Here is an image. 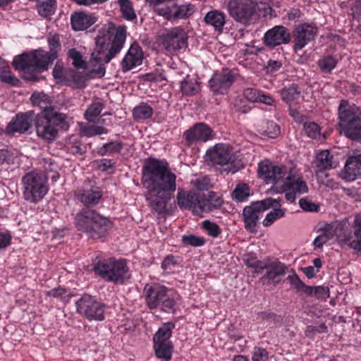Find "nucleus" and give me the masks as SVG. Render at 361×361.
Here are the masks:
<instances>
[{
    "mask_svg": "<svg viewBox=\"0 0 361 361\" xmlns=\"http://www.w3.org/2000/svg\"><path fill=\"white\" fill-rule=\"evenodd\" d=\"M142 183L147 189V200L159 214L167 212L166 205L176 189V176L166 161L149 159L143 167Z\"/></svg>",
    "mask_w": 361,
    "mask_h": 361,
    "instance_id": "obj_1",
    "label": "nucleus"
},
{
    "mask_svg": "<svg viewBox=\"0 0 361 361\" xmlns=\"http://www.w3.org/2000/svg\"><path fill=\"white\" fill-rule=\"evenodd\" d=\"M124 26L116 27L113 23L105 24L95 37V47L91 53L90 63L99 64L98 74L104 75V63H108L122 49L126 37Z\"/></svg>",
    "mask_w": 361,
    "mask_h": 361,
    "instance_id": "obj_2",
    "label": "nucleus"
},
{
    "mask_svg": "<svg viewBox=\"0 0 361 361\" xmlns=\"http://www.w3.org/2000/svg\"><path fill=\"white\" fill-rule=\"evenodd\" d=\"M48 42L50 51L36 50L33 52L21 55L14 58L12 65L16 70L23 71V78L27 80H36L37 73L47 70L49 65L57 58V53L61 49L59 36L54 35L49 36Z\"/></svg>",
    "mask_w": 361,
    "mask_h": 361,
    "instance_id": "obj_3",
    "label": "nucleus"
},
{
    "mask_svg": "<svg viewBox=\"0 0 361 361\" xmlns=\"http://www.w3.org/2000/svg\"><path fill=\"white\" fill-rule=\"evenodd\" d=\"M338 126L345 136L361 142V109L342 99L338 108Z\"/></svg>",
    "mask_w": 361,
    "mask_h": 361,
    "instance_id": "obj_4",
    "label": "nucleus"
},
{
    "mask_svg": "<svg viewBox=\"0 0 361 361\" xmlns=\"http://www.w3.org/2000/svg\"><path fill=\"white\" fill-rule=\"evenodd\" d=\"M143 293L149 309L160 308L166 313L175 312L178 295L172 289L159 283H147Z\"/></svg>",
    "mask_w": 361,
    "mask_h": 361,
    "instance_id": "obj_5",
    "label": "nucleus"
},
{
    "mask_svg": "<svg viewBox=\"0 0 361 361\" xmlns=\"http://www.w3.org/2000/svg\"><path fill=\"white\" fill-rule=\"evenodd\" d=\"M35 121L37 136L48 142L56 140L59 129L68 130L69 128L67 116L57 111L38 114Z\"/></svg>",
    "mask_w": 361,
    "mask_h": 361,
    "instance_id": "obj_6",
    "label": "nucleus"
},
{
    "mask_svg": "<svg viewBox=\"0 0 361 361\" xmlns=\"http://www.w3.org/2000/svg\"><path fill=\"white\" fill-rule=\"evenodd\" d=\"M75 223L78 230L87 233L92 238L103 236L111 226L109 219L87 207L76 214Z\"/></svg>",
    "mask_w": 361,
    "mask_h": 361,
    "instance_id": "obj_7",
    "label": "nucleus"
},
{
    "mask_svg": "<svg viewBox=\"0 0 361 361\" xmlns=\"http://www.w3.org/2000/svg\"><path fill=\"white\" fill-rule=\"evenodd\" d=\"M94 273L107 281L122 283L128 278V267L123 259H101L96 257L92 262Z\"/></svg>",
    "mask_w": 361,
    "mask_h": 361,
    "instance_id": "obj_8",
    "label": "nucleus"
},
{
    "mask_svg": "<svg viewBox=\"0 0 361 361\" xmlns=\"http://www.w3.org/2000/svg\"><path fill=\"white\" fill-rule=\"evenodd\" d=\"M47 176L42 171H32L22 178L23 198L30 202L37 203L47 195L49 188Z\"/></svg>",
    "mask_w": 361,
    "mask_h": 361,
    "instance_id": "obj_9",
    "label": "nucleus"
},
{
    "mask_svg": "<svg viewBox=\"0 0 361 361\" xmlns=\"http://www.w3.org/2000/svg\"><path fill=\"white\" fill-rule=\"evenodd\" d=\"M278 205H279V200L267 198L261 201L253 202L250 205L246 206L242 214L245 230L251 233H256L259 218L264 212L271 207H275Z\"/></svg>",
    "mask_w": 361,
    "mask_h": 361,
    "instance_id": "obj_10",
    "label": "nucleus"
},
{
    "mask_svg": "<svg viewBox=\"0 0 361 361\" xmlns=\"http://www.w3.org/2000/svg\"><path fill=\"white\" fill-rule=\"evenodd\" d=\"M176 0H146V3L159 16L169 20L183 19L190 15V5L177 6Z\"/></svg>",
    "mask_w": 361,
    "mask_h": 361,
    "instance_id": "obj_11",
    "label": "nucleus"
},
{
    "mask_svg": "<svg viewBox=\"0 0 361 361\" xmlns=\"http://www.w3.org/2000/svg\"><path fill=\"white\" fill-rule=\"evenodd\" d=\"M175 325L172 322L164 324L157 331L153 338L155 355L162 361L171 359L173 345L170 341L172 330Z\"/></svg>",
    "mask_w": 361,
    "mask_h": 361,
    "instance_id": "obj_12",
    "label": "nucleus"
},
{
    "mask_svg": "<svg viewBox=\"0 0 361 361\" xmlns=\"http://www.w3.org/2000/svg\"><path fill=\"white\" fill-rule=\"evenodd\" d=\"M207 157L212 164L224 166V170L228 173H233L238 170V167L235 164L236 159L235 154L228 147L223 144H217L213 148L208 149Z\"/></svg>",
    "mask_w": 361,
    "mask_h": 361,
    "instance_id": "obj_13",
    "label": "nucleus"
},
{
    "mask_svg": "<svg viewBox=\"0 0 361 361\" xmlns=\"http://www.w3.org/2000/svg\"><path fill=\"white\" fill-rule=\"evenodd\" d=\"M78 312L92 321H103L106 305L89 295H83L76 302Z\"/></svg>",
    "mask_w": 361,
    "mask_h": 361,
    "instance_id": "obj_14",
    "label": "nucleus"
},
{
    "mask_svg": "<svg viewBox=\"0 0 361 361\" xmlns=\"http://www.w3.org/2000/svg\"><path fill=\"white\" fill-rule=\"evenodd\" d=\"M226 8L229 15L243 25L249 24L255 11V4L252 0H230Z\"/></svg>",
    "mask_w": 361,
    "mask_h": 361,
    "instance_id": "obj_15",
    "label": "nucleus"
},
{
    "mask_svg": "<svg viewBox=\"0 0 361 361\" xmlns=\"http://www.w3.org/2000/svg\"><path fill=\"white\" fill-rule=\"evenodd\" d=\"M258 174L267 184H273L277 192H280L285 183L287 169L283 166H274L261 162L258 166Z\"/></svg>",
    "mask_w": 361,
    "mask_h": 361,
    "instance_id": "obj_16",
    "label": "nucleus"
},
{
    "mask_svg": "<svg viewBox=\"0 0 361 361\" xmlns=\"http://www.w3.org/2000/svg\"><path fill=\"white\" fill-rule=\"evenodd\" d=\"M279 192H285L288 201L293 202L297 196L308 192L306 182L300 176L288 175Z\"/></svg>",
    "mask_w": 361,
    "mask_h": 361,
    "instance_id": "obj_17",
    "label": "nucleus"
},
{
    "mask_svg": "<svg viewBox=\"0 0 361 361\" xmlns=\"http://www.w3.org/2000/svg\"><path fill=\"white\" fill-rule=\"evenodd\" d=\"M317 32V27L308 23L295 25L293 31V49L295 51L301 50L309 42L314 39Z\"/></svg>",
    "mask_w": 361,
    "mask_h": 361,
    "instance_id": "obj_18",
    "label": "nucleus"
},
{
    "mask_svg": "<svg viewBox=\"0 0 361 361\" xmlns=\"http://www.w3.org/2000/svg\"><path fill=\"white\" fill-rule=\"evenodd\" d=\"M162 39L163 47L171 53L187 47L186 33L183 29L180 27H174L167 30L162 35Z\"/></svg>",
    "mask_w": 361,
    "mask_h": 361,
    "instance_id": "obj_19",
    "label": "nucleus"
},
{
    "mask_svg": "<svg viewBox=\"0 0 361 361\" xmlns=\"http://www.w3.org/2000/svg\"><path fill=\"white\" fill-rule=\"evenodd\" d=\"M34 111L19 113L8 123L6 131L8 134L24 133L32 128L35 120Z\"/></svg>",
    "mask_w": 361,
    "mask_h": 361,
    "instance_id": "obj_20",
    "label": "nucleus"
},
{
    "mask_svg": "<svg viewBox=\"0 0 361 361\" xmlns=\"http://www.w3.org/2000/svg\"><path fill=\"white\" fill-rule=\"evenodd\" d=\"M235 75L228 68L217 72L209 80L211 90L216 94H224L235 80Z\"/></svg>",
    "mask_w": 361,
    "mask_h": 361,
    "instance_id": "obj_21",
    "label": "nucleus"
},
{
    "mask_svg": "<svg viewBox=\"0 0 361 361\" xmlns=\"http://www.w3.org/2000/svg\"><path fill=\"white\" fill-rule=\"evenodd\" d=\"M291 39L288 30L282 25H276L264 34L263 40L264 44L271 48L281 44H287Z\"/></svg>",
    "mask_w": 361,
    "mask_h": 361,
    "instance_id": "obj_22",
    "label": "nucleus"
},
{
    "mask_svg": "<svg viewBox=\"0 0 361 361\" xmlns=\"http://www.w3.org/2000/svg\"><path fill=\"white\" fill-rule=\"evenodd\" d=\"M339 176L345 181H353L361 178V152L353 153L348 158Z\"/></svg>",
    "mask_w": 361,
    "mask_h": 361,
    "instance_id": "obj_23",
    "label": "nucleus"
},
{
    "mask_svg": "<svg viewBox=\"0 0 361 361\" xmlns=\"http://www.w3.org/2000/svg\"><path fill=\"white\" fill-rule=\"evenodd\" d=\"M212 130L206 124L200 123L185 132L184 136L188 145L197 142H206L212 138Z\"/></svg>",
    "mask_w": 361,
    "mask_h": 361,
    "instance_id": "obj_24",
    "label": "nucleus"
},
{
    "mask_svg": "<svg viewBox=\"0 0 361 361\" xmlns=\"http://www.w3.org/2000/svg\"><path fill=\"white\" fill-rule=\"evenodd\" d=\"M78 201L87 208L97 205L102 197V191L98 187L82 188L75 192Z\"/></svg>",
    "mask_w": 361,
    "mask_h": 361,
    "instance_id": "obj_25",
    "label": "nucleus"
},
{
    "mask_svg": "<svg viewBox=\"0 0 361 361\" xmlns=\"http://www.w3.org/2000/svg\"><path fill=\"white\" fill-rule=\"evenodd\" d=\"M142 59L143 54L140 47L137 44H132L122 60L123 71L126 72L139 66L142 63Z\"/></svg>",
    "mask_w": 361,
    "mask_h": 361,
    "instance_id": "obj_26",
    "label": "nucleus"
},
{
    "mask_svg": "<svg viewBox=\"0 0 361 361\" xmlns=\"http://www.w3.org/2000/svg\"><path fill=\"white\" fill-rule=\"evenodd\" d=\"M178 204L180 208L191 209L192 212L200 214L199 202H201L200 196L194 192L186 193L183 189H178L177 195Z\"/></svg>",
    "mask_w": 361,
    "mask_h": 361,
    "instance_id": "obj_27",
    "label": "nucleus"
},
{
    "mask_svg": "<svg viewBox=\"0 0 361 361\" xmlns=\"http://www.w3.org/2000/svg\"><path fill=\"white\" fill-rule=\"evenodd\" d=\"M96 20L94 16L83 11L74 12L71 16V26L75 31L87 29L96 22Z\"/></svg>",
    "mask_w": 361,
    "mask_h": 361,
    "instance_id": "obj_28",
    "label": "nucleus"
},
{
    "mask_svg": "<svg viewBox=\"0 0 361 361\" xmlns=\"http://www.w3.org/2000/svg\"><path fill=\"white\" fill-rule=\"evenodd\" d=\"M287 271V267L281 262H273L269 264L266 274L263 279H266L269 282L276 284L281 281Z\"/></svg>",
    "mask_w": 361,
    "mask_h": 361,
    "instance_id": "obj_29",
    "label": "nucleus"
},
{
    "mask_svg": "<svg viewBox=\"0 0 361 361\" xmlns=\"http://www.w3.org/2000/svg\"><path fill=\"white\" fill-rule=\"evenodd\" d=\"M205 23L213 27L215 31L221 33L226 23V15L218 10H212L207 13L204 18Z\"/></svg>",
    "mask_w": 361,
    "mask_h": 361,
    "instance_id": "obj_30",
    "label": "nucleus"
},
{
    "mask_svg": "<svg viewBox=\"0 0 361 361\" xmlns=\"http://www.w3.org/2000/svg\"><path fill=\"white\" fill-rule=\"evenodd\" d=\"M223 204V200L220 196H216L215 193L212 192L206 200H201L199 202L200 214L202 212H209L219 209Z\"/></svg>",
    "mask_w": 361,
    "mask_h": 361,
    "instance_id": "obj_31",
    "label": "nucleus"
},
{
    "mask_svg": "<svg viewBox=\"0 0 361 361\" xmlns=\"http://www.w3.org/2000/svg\"><path fill=\"white\" fill-rule=\"evenodd\" d=\"M200 90V85L195 76L188 75L180 82V91L185 96L196 94Z\"/></svg>",
    "mask_w": 361,
    "mask_h": 361,
    "instance_id": "obj_32",
    "label": "nucleus"
},
{
    "mask_svg": "<svg viewBox=\"0 0 361 361\" xmlns=\"http://www.w3.org/2000/svg\"><path fill=\"white\" fill-rule=\"evenodd\" d=\"M353 238L350 247L361 255V214H357L353 224Z\"/></svg>",
    "mask_w": 361,
    "mask_h": 361,
    "instance_id": "obj_33",
    "label": "nucleus"
},
{
    "mask_svg": "<svg viewBox=\"0 0 361 361\" xmlns=\"http://www.w3.org/2000/svg\"><path fill=\"white\" fill-rule=\"evenodd\" d=\"M334 234L337 241L341 245H348L350 247V242L352 239V232L346 226L345 223H336L334 224Z\"/></svg>",
    "mask_w": 361,
    "mask_h": 361,
    "instance_id": "obj_34",
    "label": "nucleus"
},
{
    "mask_svg": "<svg viewBox=\"0 0 361 361\" xmlns=\"http://www.w3.org/2000/svg\"><path fill=\"white\" fill-rule=\"evenodd\" d=\"M32 103L35 106H39L43 111L41 113H47L48 111H56L51 105L49 97L44 92H34L30 98Z\"/></svg>",
    "mask_w": 361,
    "mask_h": 361,
    "instance_id": "obj_35",
    "label": "nucleus"
},
{
    "mask_svg": "<svg viewBox=\"0 0 361 361\" xmlns=\"http://www.w3.org/2000/svg\"><path fill=\"white\" fill-rule=\"evenodd\" d=\"M317 166L320 169H330L336 168L337 162L334 160V157L328 150L319 152L316 157Z\"/></svg>",
    "mask_w": 361,
    "mask_h": 361,
    "instance_id": "obj_36",
    "label": "nucleus"
},
{
    "mask_svg": "<svg viewBox=\"0 0 361 361\" xmlns=\"http://www.w3.org/2000/svg\"><path fill=\"white\" fill-rule=\"evenodd\" d=\"M259 132L270 138H274L280 134V127L273 121H264L259 125Z\"/></svg>",
    "mask_w": 361,
    "mask_h": 361,
    "instance_id": "obj_37",
    "label": "nucleus"
},
{
    "mask_svg": "<svg viewBox=\"0 0 361 361\" xmlns=\"http://www.w3.org/2000/svg\"><path fill=\"white\" fill-rule=\"evenodd\" d=\"M123 143L121 141H112L104 144L98 148L97 153L100 156H105L119 153L123 148Z\"/></svg>",
    "mask_w": 361,
    "mask_h": 361,
    "instance_id": "obj_38",
    "label": "nucleus"
},
{
    "mask_svg": "<svg viewBox=\"0 0 361 361\" xmlns=\"http://www.w3.org/2000/svg\"><path fill=\"white\" fill-rule=\"evenodd\" d=\"M104 107V104L100 101L93 102L85 112L86 120L91 123H95L97 118L101 114Z\"/></svg>",
    "mask_w": 361,
    "mask_h": 361,
    "instance_id": "obj_39",
    "label": "nucleus"
},
{
    "mask_svg": "<svg viewBox=\"0 0 361 361\" xmlns=\"http://www.w3.org/2000/svg\"><path fill=\"white\" fill-rule=\"evenodd\" d=\"M300 90L295 84H292L288 87H284L281 91V97L286 103L298 99L300 97Z\"/></svg>",
    "mask_w": 361,
    "mask_h": 361,
    "instance_id": "obj_40",
    "label": "nucleus"
},
{
    "mask_svg": "<svg viewBox=\"0 0 361 361\" xmlns=\"http://www.w3.org/2000/svg\"><path fill=\"white\" fill-rule=\"evenodd\" d=\"M153 114L152 108L146 103H141L133 109V117L136 120L149 118Z\"/></svg>",
    "mask_w": 361,
    "mask_h": 361,
    "instance_id": "obj_41",
    "label": "nucleus"
},
{
    "mask_svg": "<svg viewBox=\"0 0 361 361\" xmlns=\"http://www.w3.org/2000/svg\"><path fill=\"white\" fill-rule=\"evenodd\" d=\"M123 17L128 20L136 18V14L130 0H118Z\"/></svg>",
    "mask_w": 361,
    "mask_h": 361,
    "instance_id": "obj_42",
    "label": "nucleus"
},
{
    "mask_svg": "<svg viewBox=\"0 0 361 361\" xmlns=\"http://www.w3.org/2000/svg\"><path fill=\"white\" fill-rule=\"evenodd\" d=\"M56 8L55 0H46L37 5L38 13L40 16L48 17L54 13Z\"/></svg>",
    "mask_w": 361,
    "mask_h": 361,
    "instance_id": "obj_43",
    "label": "nucleus"
},
{
    "mask_svg": "<svg viewBox=\"0 0 361 361\" xmlns=\"http://www.w3.org/2000/svg\"><path fill=\"white\" fill-rule=\"evenodd\" d=\"M287 280L289 281L293 288H294L297 292H302L307 295L310 293L311 289L309 286L305 285L298 277L297 274L290 275L287 277Z\"/></svg>",
    "mask_w": 361,
    "mask_h": 361,
    "instance_id": "obj_44",
    "label": "nucleus"
},
{
    "mask_svg": "<svg viewBox=\"0 0 361 361\" xmlns=\"http://www.w3.org/2000/svg\"><path fill=\"white\" fill-rule=\"evenodd\" d=\"M250 195V188L246 184L237 185L232 192V198L237 202H243Z\"/></svg>",
    "mask_w": 361,
    "mask_h": 361,
    "instance_id": "obj_45",
    "label": "nucleus"
},
{
    "mask_svg": "<svg viewBox=\"0 0 361 361\" xmlns=\"http://www.w3.org/2000/svg\"><path fill=\"white\" fill-rule=\"evenodd\" d=\"M317 64L322 72L330 73L336 67L337 61L331 56H326L319 59Z\"/></svg>",
    "mask_w": 361,
    "mask_h": 361,
    "instance_id": "obj_46",
    "label": "nucleus"
},
{
    "mask_svg": "<svg viewBox=\"0 0 361 361\" xmlns=\"http://www.w3.org/2000/svg\"><path fill=\"white\" fill-rule=\"evenodd\" d=\"M285 215V211L281 209L274 208L269 212L262 221V224L265 227L270 226L275 221L282 218Z\"/></svg>",
    "mask_w": 361,
    "mask_h": 361,
    "instance_id": "obj_47",
    "label": "nucleus"
},
{
    "mask_svg": "<svg viewBox=\"0 0 361 361\" xmlns=\"http://www.w3.org/2000/svg\"><path fill=\"white\" fill-rule=\"evenodd\" d=\"M82 132L87 137H92L97 135L106 134L108 130L102 126L96 125H86L82 128Z\"/></svg>",
    "mask_w": 361,
    "mask_h": 361,
    "instance_id": "obj_48",
    "label": "nucleus"
},
{
    "mask_svg": "<svg viewBox=\"0 0 361 361\" xmlns=\"http://www.w3.org/2000/svg\"><path fill=\"white\" fill-rule=\"evenodd\" d=\"M0 81L12 86H17L20 82L16 77L11 73L8 66L7 68L0 70Z\"/></svg>",
    "mask_w": 361,
    "mask_h": 361,
    "instance_id": "obj_49",
    "label": "nucleus"
},
{
    "mask_svg": "<svg viewBox=\"0 0 361 361\" xmlns=\"http://www.w3.org/2000/svg\"><path fill=\"white\" fill-rule=\"evenodd\" d=\"M68 55L73 60V65L75 68H85L86 67V62L83 60L80 52L76 49H69Z\"/></svg>",
    "mask_w": 361,
    "mask_h": 361,
    "instance_id": "obj_50",
    "label": "nucleus"
},
{
    "mask_svg": "<svg viewBox=\"0 0 361 361\" xmlns=\"http://www.w3.org/2000/svg\"><path fill=\"white\" fill-rule=\"evenodd\" d=\"M303 129L305 134L312 139H316L320 135V128L314 122H305L303 124Z\"/></svg>",
    "mask_w": 361,
    "mask_h": 361,
    "instance_id": "obj_51",
    "label": "nucleus"
},
{
    "mask_svg": "<svg viewBox=\"0 0 361 361\" xmlns=\"http://www.w3.org/2000/svg\"><path fill=\"white\" fill-rule=\"evenodd\" d=\"M182 241L185 245H192L195 247L202 246L205 243L204 238L197 237L194 235H183Z\"/></svg>",
    "mask_w": 361,
    "mask_h": 361,
    "instance_id": "obj_52",
    "label": "nucleus"
},
{
    "mask_svg": "<svg viewBox=\"0 0 361 361\" xmlns=\"http://www.w3.org/2000/svg\"><path fill=\"white\" fill-rule=\"evenodd\" d=\"M311 291L307 295L315 296L317 298H326L329 296V290L324 286H310Z\"/></svg>",
    "mask_w": 361,
    "mask_h": 361,
    "instance_id": "obj_53",
    "label": "nucleus"
},
{
    "mask_svg": "<svg viewBox=\"0 0 361 361\" xmlns=\"http://www.w3.org/2000/svg\"><path fill=\"white\" fill-rule=\"evenodd\" d=\"M47 295L59 298L63 302L68 301L70 298V293L66 289L62 288H54L48 291Z\"/></svg>",
    "mask_w": 361,
    "mask_h": 361,
    "instance_id": "obj_54",
    "label": "nucleus"
},
{
    "mask_svg": "<svg viewBox=\"0 0 361 361\" xmlns=\"http://www.w3.org/2000/svg\"><path fill=\"white\" fill-rule=\"evenodd\" d=\"M276 318V314L269 311L259 312L257 314V319L260 322L274 324Z\"/></svg>",
    "mask_w": 361,
    "mask_h": 361,
    "instance_id": "obj_55",
    "label": "nucleus"
},
{
    "mask_svg": "<svg viewBox=\"0 0 361 361\" xmlns=\"http://www.w3.org/2000/svg\"><path fill=\"white\" fill-rule=\"evenodd\" d=\"M203 228L207 231L208 234L214 238L217 237L221 233L219 226L208 220L203 221Z\"/></svg>",
    "mask_w": 361,
    "mask_h": 361,
    "instance_id": "obj_56",
    "label": "nucleus"
},
{
    "mask_svg": "<svg viewBox=\"0 0 361 361\" xmlns=\"http://www.w3.org/2000/svg\"><path fill=\"white\" fill-rule=\"evenodd\" d=\"M300 207L306 212H317L319 206L312 202L308 198H302L299 201Z\"/></svg>",
    "mask_w": 361,
    "mask_h": 361,
    "instance_id": "obj_57",
    "label": "nucleus"
},
{
    "mask_svg": "<svg viewBox=\"0 0 361 361\" xmlns=\"http://www.w3.org/2000/svg\"><path fill=\"white\" fill-rule=\"evenodd\" d=\"M94 164L97 168L102 171H108L109 169H112L114 166L113 161L109 159H101L96 160L94 161Z\"/></svg>",
    "mask_w": 361,
    "mask_h": 361,
    "instance_id": "obj_58",
    "label": "nucleus"
},
{
    "mask_svg": "<svg viewBox=\"0 0 361 361\" xmlns=\"http://www.w3.org/2000/svg\"><path fill=\"white\" fill-rule=\"evenodd\" d=\"M268 359V353L262 348H255L252 360V361H266Z\"/></svg>",
    "mask_w": 361,
    "mask_h": 361,
    "instance_id": "obj_59",
    "label": "nucleus"
},
{
    "mask_svg": "<svg viewBox=\"0 0 361 361\" xmlns=\"http://www.w3.org/2000/svg\"><path fill=\"white\" fill-rule=\"evenodd\" d=\"M195 186L199 190H207L211 186L210 179L207 176L197 178L195 180Z\"/></svg>",
    "mask_w": 361,
    "mask_h": 361,
    "instance_id": "obj_60",
    "label": "nucleus"
},
{
    "mask_svg": "<svg viewBox=\"0 0 361 361\" xmlns=\"http://www.w3.org/2000/svg\"><path fill=\"white\" fill-rule=\"evenodd\" d=\"M259 92V90L249 87L244 90L243 95L247 100L252 102H257Z\"/></svg>",
    "mask_w": 361,
    "mask_h": 361,
    "instance_id": "obj_61",
    "label": "nucleus"
},
{
    "mask_svg": "<svg viewBox=\"0 0 361 361\" xmlns=\"http://www.w3.org/2000/svg\"><path fill=\"white\" fill-rule=\"evenodd\" d=\"M243 260L247 267H253L258 259L255 254L247 253L243 255Z\"/></svg>",
    "mask_w": 361,
    "mask_h": 361,
    "instance_id": "obj_62",
    "label": "nucleus"
},
{
    "mask_svg": "<svg viewBox=\"0 0 361 361\" xmlns=\"http://www.w3.org/2000/svg\"><path fill=\"white\" fill-rule=\"evenodd\" d=\"M11 237L8 233H0V250L5 249L11 243Z\"/></svg>",
    "mask_w": 361,
    "mask_h": 361,
    "instance_id": "obj_63",
    "label": "nucleus"
},
{
    "mask_svg": "<svg viewBox=\"0 0 361 361\" xmlns=\"http://www.w3.org/2000/svg\"><path fill=\"white\" fill-rule=\"evenodd\" d=\"M351 10L355 18L361 17V0L356 1Z\"/></svg>",
    "mask_w": 361,
    "mask_h": 361,
    "instance_id": "obj_64",
    "label": "nucleus"
}]
</instances>
